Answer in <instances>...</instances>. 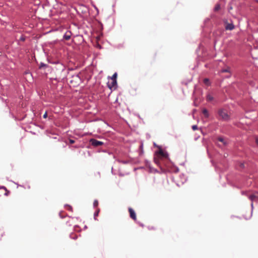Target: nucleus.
Segmentation results:
<instances>
[{"instance_id":"ddd939ff","label":"nucleus","mask_w":258,"mask_h":258,"mask_svg":"<svg viewBox=\"0 0 258 258\" xmlns=\"http://www.w3.org/2000/svg\"><path fill=\"white\" fill-rule=\"evenodd\" d=\"M117 76V73H115L111 78V80H116Z\"/></svg>"},{"instance_id":"aec40b11","label":"nucleus","mask_w":258,"mask_h":258,"mask_svg":"<svg viewBox=\"0 0 258 258\" xmlns=\"http://www.w3.org/2000/svg\"><path fill=\"white\" fill-rule=\"evenodd\" d=\"M69 142H70V144H74L75 143V141L73 140H72V139H70Z\"/></svg>"},{"instance_id":"f8f14e48","label":"nucleus","mask_w":258,"mask_h":258,"mask_svg":"<svg viewBox=\"0 0 258 258\" xmlns=\"http://www.w3.org/2000/svg\"><path fill=\"white\" fill-rule=\"evenodd\" d=\"M218 140L219 142H221V143H222L223 144V145H226V142L225 141L224 139L223 138L219 137V138H218Z\"/></svg>"},{"instance_id":"9b49d317","label":"nucleus","mask_w":258,"mask_h":258,"mask_svg":"<svg viewBox=\"0 0 258 258\" xmlns=\"http://www.w3.org/2000/svg\"><path fill=\"white\" fill-rule=\"evenodd\" d=\"M204 83L207 86H210L211 83L210 82V80L208 78H205L203 80Z\"/></svg>"},{"instance_id":"7ed1b4c3","label":"nucleus","mask_w":258,"mask_h":258,"mask_svg":"<svg viewBox=\"0 0 258 258\" xmlns=\"http://www.w3.org/2000/svg\"><path fill=\"white\" fill-rule=\"evenodd\" d=\"M107 86L110 89H112V88L115 89L117 86L116 80H111V82H108L107 83Z\"/></svg>"},{"instance_id":"2eb2a0df","label":"nucleus","mask_w":258,"mask_h":258,"mask_svg":"<svg viewBox=\"0 0 258 258\" xmlns=\"http://www.w3.org/2000/svg\"><path fill=\"white\" fill-rule=\"evenodd\" d=\"M70 236L72 238L74 239H76L77 238V236L74 233L71 234Z\"/></svg>"},{"instance_id":"5701e85b","label":"nucleus","mask_w":258,"mask_h":258,"mask_svg":"<svg viewBox=\"0 0 258 258\" xmlns=\"http://www.w3.org/2000/svg\"><path fill=\"white\" fill-rule=\"evenodd\" d=\"M47 117V112H45L44 114L43 115V118H46Z\"/></svg>"},{"instance_id":"1a4fd4ad","label":"nucleus","mask_w":258,"mask_h":258,"mask_svg":"<svg viewBox=\"0 0 258 258\" xmlns=\"http://www.w3.org/2000/svg\"><path fill=\"white\" fill-rule=\"evenodd\" d=\"M206 100L209 102H211L214 100V97L212 95L208 93L206 96Z\"/></svg>"},{"instance_id":"f03ea898","label":"nucleus","mask_w":258,"mask_h":258,"mask_svg":"<svg viewBox=\"0 0 258 258\" xmlns=\"http://www.w3.org/2000/svg\"><path fill=\"white\" fill-rule=\"evenodd\" d=\"M90 143L94 147H98L103 144V143L101 141H97L94 139H91L90 140Z\"/></svg>"},{"instance_id":"39448f33","label":"nucleus","mask_w":258,"mask_h":258,"mask_svg":"<svg viewBox=\"0 0 258 258\" xmlns=\"http://www.w3.org/2000/svg\"><path fill=\"white\" fill-rule=\"evenodd\" d=\"M249 199L252 202L253 201H256L258 200V192H254V194L250 195L249 196Z\"/></svg>"},{"instance_id":"4be33fe9","label":"nucleus","mask_w":258,"mask_h":258,"mask_svg":"<svg viewBox=\"0 0 258 258\" xmlns=\"http://www.w3.org/2000/svg\"><path fill=\"white\" fill-rule=\"evenodd\" d=\"M99 209H98V210H97V212L94 214V216H97V215H98V213H99Z\"/></svg>"},{"instance_id":"4468645a","label":"nucleus","mask_w":258,"mask_h":258,"mask_svg":"<svg viewBox=\"0 0 258 258\" xmlns=\"http://www.w3.org/2000/svg\"><path fill=\"white\" fill-rule=\"evenodd\" d=\"M220 9V5L219 4H217L214 8V10L215 11H218Z\"/></svg>"},{"instance_id":"0eeeda50","label":"nucleus","mask_w":258,"mask_h":258,"mask_svg":"<svg viewBox=\"0 0 258 258\" xmlns=\"http://www.w3.org/2000/svg\"><path fill=\"white\" fill-rule=\"evenodd\" d=\"M157 154L158 156L164 158H166L167 156V153H165L162 149H160L157 153Z\"/></svg>"},{"instance_id":"20e7f679","label":"nucleus","mask_w":258,"mask_h":258,"mask_svg":"<svg viewBox=\"0 0 258 258\" xmlns=\"http://www.w3.org/2000/svg\"><path fill=\"white\" fill-rule=\"evenodd\" d=\"M128 212L130 213V217L134 220L136 221L137 220V217L136 213L134 210L132 208H129Z\"/></svg>"},{"instance_id":"412c9836","label":"nucleus","mask_w":258,"mask_h":258,"mask_svg":"<svg viewBox=\"0 0 258 258\" xmlns=\"http://www.w3.org/2000/svg\"><path fill=\"white\" fill-rule=\"evenodd\" d=\"M20 40H21V41H25V38H24V37L21 36V37H20Z\"/></svg>"},{"instance_id":"f3484780","label":"nucleus","mask_w":258,"mask_h":258,"mask_svg":"<svg viewBox=\"0 0 258 258\" xmlns=\"http://www.w3.org/2000/svg\"><path fill=\"white\" fill-rule=\"evenodd\" d=\"M192 128L194 131L197 130L198 129V126L196 125H194L192 126Z\"/></svg>"},{"instance_id":"b1692460","label":"nucleus","mask_w":258,"mask_h":258,"mask_svg":"<svg viewBox=\"0 0 258 258\" xmlns=\"http://www.w3.org/2000/svg\"><path fill=\"white\" fill-rule=\"evenodd\" d=\"M68 209H69L70 211H73V208H72V207L71 206H68Z\"/></svg>"},{"instance_id":"a878e982","label":"nucleus","mask_w":258,"mask_h":258,"mask_svg":"<svg viewBox=\"0 0 258 258\" xmlns=\"http://www.w3.org/2000/svg\"><path fill=\"white\" fill-rule=\"evenodd\" d=\"M154 160H155V162H156V163H157V164L158 163V161L157 160V159L156 158H155Z\"/></svg>"},{"instance_id":"dca6fc26","label":"nucleus","mask_w":258,"mask_h":258,"mask_svg":"<svg viewBox=\"0 0 258 258\" xmlns=\"http://www.w3.org/2000/svg\"><path fill=\"white\" fill-rule=\"evenodd\" d=\"M98 205V201L97 200H95L93 203V206L95 207H97Z\"/></svg>"},{"instance_id":"6ab92c4d","label":"nucleus","mask_w":258,"mask_h":258,"mask_svg":"<svg viewBox=\"0 0 258 258\" xmlns=\"http://www.w3.org/2000/svg\"><path fill=\"white\" fill-rule=\"evenodd\" d=\"M45 66H46V65L45 64H44L43 63H41V64L39 66V68L41 69L42 68L45 67Z\"/></svg>"},{"instance_id":"f257e3e1","label":"nucleus","mask_w":258,"mask_h":258,"mask_svg":"<svg viewBox=\"0 0 258 258\" xmlns=\"http://www.w3.org/2000/svg\"><path fill=\"white\" fill-rule=\"evenodd\" d=\"M218 113L220 118L224 121H228L230 119V116L227 111L223 109H220L218 111Z\"/></svg>"},{"instance_id":"bb28decb","label":"nucleus","mask_w":258,"mask_h":258,"mask_svg":"<svg viewBox=\"0 0 258 258\" xmlns=\"http://www.w3.org/2000/svg\"><path fill=\"white\" fill-rule=\"evenodd\" d=\"M155 229V228L154 227H153V230H154Z\"/></svg>"},{"instance_id":"393cba45","label":"nucleus","mask_w":258,"mask_h":258,"mask_svg":"<svg viewBox=\"0 0 258 258\" xmlns=\"http://www.w3.org/2000/svg\"><path fill=\"white\" fill-rule=\"evenodd\" d=\"M255 142L257 144V145L258 146V137H257L255 139Z\"/></svg>"},{"instance_id":"6e6552de","label":"nucleus","mask_w":258,"mask_h":258,"mask_svg":"<svg viewBox=\"0 0 258 258\" xmlns=\"http://www.w3.org/2000/svg\"><path fill=\"white\" fill-rule=\"evenodd\" d=\"M71 32H67L63 36V38L66 40H69L71 38Z\"/></svg>"},{"instance_id":"a211bd4d","label":"nucleus","mask_w":258,"mask_h":258,"mask_svg":"<svg viewBox=\"0 0 258 258\" xmlns=\"http://www.w3.org/2000/svg\"><path fill=\"white\" fill-rule=\"evenodd\" d=\"M222 72L224 73V72H229V69L228 68L227 69H224L222 71Z\"/></svg>"},{"instance_id":"423d86ee","label":"nucleus","mask_w":258,"mask_h":258,"mask_svg":"<svg viewBox=\"0 0 258 258\" xmlns=\"http://www.w3.org/2000/svg\"><path fill=\"white\" fill-rule=\"evenodd\" d=\"M225 29L227 30H232L234 29V25L232 23H225Z\"/></svg>"},{"instance_id":"9d476101","label":"nucleus","mask_w":258,"mask_h":258,"mask_svg":"<svg viewBox=\"0 0 258 258\" xmlns=\"http://www.w3.org/2000/svg\"><path fill=\"white\" fill-rule=\"evenodd\" d=\"M203 113L204 114L205 117L208 118L209 116V114L208 111L207 109L204 108L202 111Z\"/></svg>"}]
</instances>
